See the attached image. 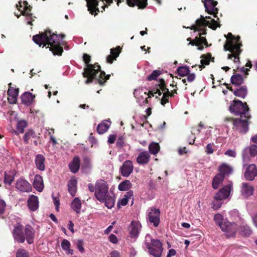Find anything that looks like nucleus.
<instances>
[{
	"label": "nucleus",
	"mask_w": 257,
	"mask_h": 257,
	"mask_svg": "<svg viewBox=\"0 0 257 257\" xmlns=\"http://www.w3.org/2000/svg\"><path fill=\"white\" fill-rule=\"evenodd\" d=\"M88 11L90 14L95 16L97 15L98 12H100L98 8V0H86Z\"/></svg>",
	"instance_id": "obj_22"
},
{
	"label": "nucleus",
	"mask_w": 257,
	"mask_h": 257,
	"mask_svg": "<svg viewBox=\"0 0 257 257\" xmlns=\"http://www.w3.org/2000/svg\"><path fill=\"white\" fill-rule=\"evenodd\" d=\"M243 155L249 154L250 157H254L257 155V145H251L245 148L243 152Z\"/></svg>",
	"instance_id": "obj_37"
},
{
	"label": "nucleus",
	"mask_w": 257,
	"mask_h": 257,
	"mask_svg": "<svg viewBox=\"0 0 257 257\" xmlns=\"http://www.w3.org/2000/svg\"><path fill=\"white\" fill-rule=\"evenodd\" d=\"M28 206L32 211L37 210L39 207V200L37 196L32 195L28 200Z\"/></svg>",
	"instance_id": "obj_25"
},
{
	"label": "nucleus",
	"mask_w": 257,
	"mask_h": 257,
	"mask_svg": "<svg viewBox=\"0 0 257 257\" xmlns=\"http://www.w3.org/2000/svg\"><path fill=\"white\" fill-rule=\"evenodd\" d=\"M238 229H239V233L241 235L248 236L252 233L251 230L249 227L247 225L240 226Z\"/></svg>",
	"instance_id": "obj_48"
},
{
	"label": "nucleus",
	"mask_w": 257,
	"mask_h": 257,
	"mask_svg": "<svg viewBox=\"0 0 257 257\" xmlns=\"http://www.w3.org/2000/svg\"><path fill=\"white\" fill-rule=\"evenodd\" d=\"M12 83H9V88L8 90V99L9 102L11 104L16 103L17 101V97L18 96L19 89L18 88H16L11 86Z\"/></svg>",
	"instance_id": "obj_20"
},
{
	"label": "nucleus",
	"mask_w": 257,
	"mask_h": 257,
	"mask_svg": "<svg viewBox=\"0 0 257 257\" xmlns=\"http://www.w3.org/2000/svg\"><path fill=\"white\" fill-rule=\"evenodd\" d=\"M145 246L148 249L150 254L154 257L161 256V241L158 239H153L150 234L145 237Z\"/></svg>",
	"instance_id": "obj_8"
},
{
	"label": "nucleus",
	"mask_w": 257,
	"mask_h": 257,
	"mask_svg": "<svg viewBox=\"0 0 257 257\" xmlns=\"http://www.w3.org/2000/svg\"><path fill=\"white\" fill-rule=\"evenodd\" d=\"M141 224L140 222L134 220L132 221L128 228L131 237L132 238L137 237L141 230Z\"/></svg>",
	"instance_id": "obj_18"
},
{
	"label": "nucleus",
	"mask_w": 257,
	"mask_h": 257,
	"mask_svg": "<svg viewBox=\"0 0 257 257\" xmlns=\"http://www.w3.org/2000/svg\"><path fill=\"white\" fill-rule=\"evenodd\" d=\"M224 179V176H223L222 174H217L213 178L212 183V186L214 189H216L218 188L219 185L221 184Z\"/></svg>",
	"instance_id": "obj_38"
},
{
	"label": "nucleus",
	"mask_w": 257,
	"mask_h": 257,
	"mask_svg": "<svg viewBox=\"0 0 257 257\" xmlns=\"http://www.w3.org/2000/svg\"><path fill=\"white\" fill-rule=\"evenodd\" d=\"M83 60L86 66L84 68L83 72L82 73L83 77L86 78L85 81V84H88L92 83L98 72H100V74L97 79V82L100 85H104L105 82L109 79L110 75H106L104 71H101V67L98 63L93 64L89 63L91 61V56L90 55L86 53L84 54Z\"/></svg>",
	"instance_id": "obj_3"
},
{
	"label": "nucleus",
	"mask_w": 257,
	"mask_h": 257,
	"mask_svg": "<svg viewBox=\"0 0 257 257\" xmlns=\"http://www.w3.org/2000/svg\"><path fill=\"white\" fill-rule=\"evenodd\" d=\"M116 147L119 148H121L124 146V138L123 137H120L118 138L116 143Z\"/></svg>",
	"instance_id": "obj_56"
},
{
	"label": "nucleus",
	"mask_w": 257,
	"mask_h": 257,
	"mask_svg": "<svg viewBox=\"0 0 257 257\" xmlns=\"http://www.w3.org/2000/svg\"><path fill=\"white\" fill-rule=\"evenodd\" d=\"M82 203L80 199L78 197H75L71 204V208L77 213L79 214L81 212Z\"/></svg>",
	"instance_id": "obj_34"
},
{
	"label": "nucleus",
	"mask_w": 257,
	"mask_h": 257,
	"mask_svg": "<svg viewBox=\"0 0 257 257\" xmlns=\"http://www.w3.org/2000/svg\"><path fill=\"white\" fill-rule=\"evenodd\" d=\"M116 138V135H110L108 138V143L110 144H113Z\"/></svg>",
	"instance_id": "obj_62"
},
{
	"label": "nucleus",
	"mask_w": 257,
	"mask_h": 257,
	"mask_svg": "<svg viewBox=\"0 0 257 257\" xmlns=\"http://www.w3.org/2000/svg\"><path fill=\"white\" fill-rule=\"evenodd\" d=\"M108 238H109V241L112 243H116L118 241L116 236L113 234H111L109 236Z\"/></svg>",
	"instance_id": "obj_64"
},
{
	"label": "nucleus",
	"mask_w": 257,
	"mask_h": 257,
	"mask_svg": "<svg viewBox=\"0 0 257 257\" xmlns=\"http://www.w3.org/2000/svg\"><path fill=\"white\" fill-rule=\"evenodd\" d=\"M65 37L64 34L58 35L53 33L51 30H47L44 32L34 35L33 37V40L39 46L50 45V50L54 55L61 56L63 52V49L61 46L60 39H63Z\"/></svg>",
	"instance_id": "obj_2"
},
{
	"label": "nucleus",
	"mask_w": 257,
	"mask_h": 257,
	"mask_svg": "<svg viewBox=\"0 0 257 257\" xmlns=\"http://www.w3.org/2000/svg\"><path fill=\"white\" fill-rule=\"evenodd\" d=\"M225 155L229 157H235L236 156V152L234 150H228L225 152Z\"/></svg>",
	"instance_id": "obj_63"
},
{
	"label": "nucleus",
	"mask_w": 257,
	"mask_h": 257,
	"mask_svg": "<svg viewBox=\"0 0 257 257\" xmlns=\"http://www.w3.org/2000/svg\"><path fill=\"white\" fill-rule=\"evenodd\" d=\"M232 187L227 185L220 189L215 194L214 199L217 200H222L226 199L229 195Z\"/></svg>",
	"instance_id": "obj_16"
},
{
	"label": "nucleus",
	"mask_w": 257,
	"mask_h": 257,
	"mask_svg": "<svg viewBox=\"0 0 257 257\" xmlns=\"http://www.w3.org/2000/svg\"><path fill=\"white\" fill-rule=\"evenodd\" d=\"M100 202H104L105 206L109 209L112 208L115 203L114 196H110L108 194L106 195L104 200L100 201Z\"/></svg>",
	"instance_id": "obj_40"
},
{
	"label": "nucleus",
	"mask_w": 257,
	"mask_h": 257,
	"mask_svg": "<svg viewBox=\"0 0 257 257\" xmlns=\"http://www.w3.org/2000/svg\"><path fill=\"white\" fill-rule=\"evenodd\" d=\"M120 52L121 48L119 46L115 48L111 49L110 54L106 57V62L108 63H112L113 61L116 60V58L118 57Z\"/></svg>",
	"instance_id": "obj_26"
},
{
	"label": "nucleus",
	"mask_w": 257,
	"mask_h": 257,
	"mask_svg": "<svg viewBox=\"0 0 257 257\" xmlns=\"http://www.w3.org/2000/svg\"><path fill=\"white\" fill-rule=\"evenodd\" d=\"M177 72L179 75L184 77L188 75L190 71L188 66H183L179 67L177 69Z\"/></svg>",
	"instance_id": "obj_46"
},
{
	"label": "nucleus",
	"mask_w": 257,
	"mask_h": 257,
	"mask_svg": "<svg viewBox=\"0 0 257 257\" xmlns=\"http://www.w3.org/2000/svg\"><path fill=\"white\" fill-rule=\"evenodd\" d=\"M231 113L235 115H239L241 118H250L249 108L246 102L243 103L239 100L234 99L229 106Z\"/></svg>",
	"instance_id": "obj_7"
},
{
	"label": "nucleus",
	"mask_w": 257,
	"mask_h": 257,
	"mask_svg": "<svg viewBox=\"0 0 257 257\" xmlns=\"http://www.w3.org/2000/svg\"><path fill=\"white\" fill-rule=\"evenodd\" d=\"M16 257H30L28 251L23 248H19L17 250Z\"/></svg>",
	"instance_id": "obj_51"
},
{
	"label": "nucleus",
	"mask_w": 257,
	"mask_h": 257,
	"mask_svg": "<svg viewBox=\"0 0 257 257\" xmlns=\"http://www.w3.org/2000/svg\"><path fill=\"white\" fill-rule=\"evenodd\" d=\"M240 41V37H234L231 33H229L227 35V40L224 45V49L231 53L228 54V59H231L233 57L234 63L239 62V55L242 52L240 49L242 44Z\"/></svg>",
	"instance_id": "obj_5"
},
{
	"label": "nucleus",
	"mask_w": 257,
	"mask_h": 257,
	"mask_svg": "<svg viewBox=\"0 0 257 257\" xmlns=\"http://www.w3.org/2000/svg\"><path fill=\"white\" fill-rule=\"evenodd\" d=\"M35 95L32 93L27 91L24 93L21 96L22 103L27 105L31 104L34 101Z\"/></svg>",
	"instance_id": "obj_29"
},
{
	"label": "nucleus",
	"mask_w": 257,
	"mask_h": 257,
	"mask_svg": "<svg viewBox=\"0 0 257 257\" xmlns=\"http://www.w3.org/2000/svg\"><path fill=\"white\" fill-rule=\"evenodd\" d=\"M13 236L15 241L23 243L25 240L28 244L33 243L35 236V229L30 225L24 226L20 223H17L12 231Z\"/></svg>",
	"instance_id": "obj_4"
},
{
	"label": "nucleus",
	"mask_w": 257,
	"mask_h": 257,
	"mask_svg": "<svg viewBox=\"0 0 257 257\" xmlns=\"http://www.w3.org/2000/svg\"><path fill=\"white\" fill-rule=\"evenodd\" d=\"M162 105H164L166 103L169 102V99L170 97H173L174 94L171 93L169 89L166 87V82L164 79L162 78Z\"/></svg>",
	"instance_id": "obj_17"
},
{
	"label": "nucleus",
	"mask_w": 257,
	"mask_h": 257,
	"mask_svg": "<svg viewBox=\"0 0 257 257\" xmlns=\"http://www.w3.org/2000/svg\"><path fill=\"white\" fill-rule=\"evenodd\" d=\"M27 122L24 120H21L18 122L17 125V132H16V134L18 133H24V129L27 126Z\"/></svg>",
	"instance_id": "obj_47"
},
{
	"label": "nucleus",
	"mask_w": 257,
	"mask_h": 257,
	"mask_svg": "<svg viewBox=\"0 0 257 257\" xmlns=\"http://www.w3.org/2000/svg\"><path fill=\"white\" fill-rule=\"evenodd\" d=\"M80 165V160L78 156H75L72 162L69 165V168L71 172L73 173H77L79 168Z\"/></svg>",
	"instance_id": "obj_27"
},
{
	"label": "nucleus",
	"mask_w": 257,
	"mask_h": 257,
	"mask_svg": "<svg viewBox=\"0 0 257 257\" xmlns=\"http://www.w3.org/2000/svg\"><path fill=\"white\" fill-rule=\"evenodd\" d=\"M220 228L225 233L226 237L228 238L235 236L238 227L235 222H231L226 220L223 221V222L221 224Z\"/></svg>",
	"instance_id": "obj_10"
},
{
	"label": "nucleus",
	"mask_w": 257,
	"mask_h": 257,
	"mask_svg": "<svg viewBox=\"0 0 257 257\" xmlns=\"http://www.w3.org/2000/svg\"><path fill=\"white\" fill-rule=\"evenodd\" d=\"M132 186L130 180H125L118 185V189L119 191H127L132 187Z\"/></svg>",
	"instance_id": "obj_43"
},
{
	"label": "nucleus",
	"mask_w": 257,
	"mask_h": 257,
	"mask_svg": "<svg viewBox=\"0 0 257 257\" xmlns=\"http://www.w3.org/2000/svg\"><path fill=\"white\" fill-rule=\"evenodd\" d=\"M36 137V134L33 130H29L24 135L23 140L24 143L25 144H28L31 139H35Z\"/></svg>",
	"instance_id": "obj_41"
},
{
	"label": "nucleus",
	"mask_w": 257,
	"mask_h": 257,
	"mask_svg": "<svg viewBox=\"0 0 257 257\" xmlns=\"http://www.w3.org/2000/svg\"><path fill=\"white\" fill-rule=\"evenodd\" d=\"M161 79H160V83L158 84V86L156 89H153L151 90H149L148 93H147V96H148V97H151L152 96H154L155 94L158 93L159 95H161Z\"/></svg>",
	"instance_id": "obj_49"
},
{
	"label": "nucleus",
	"mask_w": 257,
	"mask_h": 257,
	"mask_svg": "<svg viewBox=\"0 0 257 257\" xmlns=\"http://www.w3.org/2000/svg\"><path fill=\"white\" fill-rule=\"evenodd\" d=\"M244 169V177L247 181H251L254 180L257 176V167L254 164H243Z\"/></svg>",
	"instance_id": "obj_11"
},
{
	"label": "nucleus",
	"mask_w": 257,
	"mask_h": 257,
	"mask_svg": "<svg viewBox=\"0 0 257 257\" xmlns=\"http://www.w3.org/2000/svg\"><path fill=\"white\" fill-rule=\"evenodd\" d=\"M200 58H201L200 60L201 65H199V68L201 70L204 68L206 66L208 65L211 61L214 62V58L212 57V55L210 53L203 54L201 56Z\"/></svg>",
	"instance_id": "obj_23"
},
{
	"label": "nucleus",
	"mask_w": 257,
	"mask_h": 257,
	"mask_svg": "<svg viewBox=\"0 0 257 257\" xmlns=\"http://www.w3.org/2000/svg\"><path fill=\"white\" fill-rule=\"evenodd\" d=\"M161 75V71L159 70H154L152 73L147 77L148 81L156 80L158 77Z\"/></svg>",
	"instance_id": "obj_50"
},
{
	"label": "nucleus",
	"mask_w": 257,
	"mask_h": 257,
	"mask_svg": "<svg viewBox=\"0 0 257 257\" xmlns=\"http://www.w3.org/2000/svg\"><path fill=\"white\" fill-rule=\"evenodd\" d=\"M88 188L90 192H94L95 197L99 201L104 200L106 195L108 194V185L103 179L97 180L95 185L88 184Z\"/></svg>",
	"instance_id": "obj_6"
},
{
	"label": "nucleus",
	"mask_w": 257,
	"mask_h": 257,
	"mask_svg": "<svg viewBox=\"0 0 257 257\" xmlns=\"http://www.w3.org/2000/svg\"><path fill=\"white\" fill-rule=\"evenodd\" d=\"M219 174H222L223 176L225 177V175L230 174L233 171V169L228 165L223 163L219 166Z\"/></svg>",
	"instance_id": "obj_35"
},
{
	"label": "nucleus",
	"mask_w": 257,
	"mask_h": 257,
	"mask_svg": "<svg viewBox=\"0 0 257 257\" xmlns=\"http://www.w3.org/2000/svg\"><path fill=\"white\" fill-rule=\"evenodd\" d=\"M33 186L39 192H42L44 189L43 180L40 175H36L35 176L33 182Z\"/></svg>",
	"instance_id": "obj_30"
},
{
	"label": "nucleus",
	"mask_w": 257,
	"mask_h": 257,
	"mask_svg": "<svg viewBox=\"0 0 257 257\" xmlns=\"http://www.w3.org/2000/svg\"><path fill=\"white\" fill-rule=\"evenodd\" d=\"M6 207V203L3 199H0V214L4 213L5 208Z\"/></svg>",
	"instance_id": "obj_60"
},
{
	"label": "nucleus",
	"mask_w": 257,
	"mask_h": 257,
	"mask_svg": "<svg viewBox=\"0 0 257 257\" xmlns=\"http://www.w3.org/2000/svg\"><path fill=\"white\" fill-rule=\"evenodd\" d=\"M160 147L159 143L152 142L149 146V151L150 153L153 155L157 154L160 151Z\"/></svg>",
	"instance_id": "obj_44"
},
{
	"label": "nucleus",
	"mask_w": 257,
	"mask_h": 257,
	"mask_svg": "<svg viewBox=\"0 0 257 257\" xmlns=\"http://www.w3.org/2000/svg\"><path fill=\"white\" fill-rule=\"evenodd\" d=\"M214 220L216 224L220 227L221 224L223 222L222 216L220 214H217L214 215Z\"/></svg>",
	"instance_id": "obj_54"
},
{
	"label": "nucleus",
	"mask_w": 257,
	"mask_h": 257,
	"mask_svg": "<svg viewBox=\"0 0 257 257\" xmlns=\"http://www.w3.org/2000/svg\"><path fill=\"white\" fill-rule=\"evenodd\" d=\"M137 162L140 165L147 164L150 160V155L147 151L141 152L137 158Z\"/></svg>",
	"instance_id": "obj_24"
},
{
	"label": "nucleus",
	"mask_w": 257,
	"mask_h": 257,
	"mask_svg": "<svg viewBox=\"0 0 257 257\" xmlns=\"http://www.w3.org/2000/svg\"><path fill=\"white\" fill-rule=\"evenodd\" d=\"M77 247L78 250L81 252H83L84 251V242L81 239L78 240L77 243Z\"/></svg>",
	"instance_id": "obj_57"
},
{
	"label": "nucleus",
	"mask_w": 257,
	"mask_h": 257,
	"mask_svg": "<svg viewBox=\"0 0 257 257\" xmlns=\"http://www.w3.org/2000/svg\"><path fill=\"white\" fill-rule=\"evenodd\" d=\"M16 188L21 192L29 193L32 191L31 185L25 179L19 178L16 181Z\"/></svg>",
	"instance_id": "obj_13"
},
{
	"label": "nucleus",
	"mask_w": 257,
	"mask_h": 257,
	"mask_svg": "<svg viewBox=\"0 0 257 257\" xmlns=\"http://www.w3.org/2000/svg\"><path fill=\"white\" fill-rule=\"evenodd\" d=\"M68 192L72 196H75L77 191V181L75 179H71L68 182Z\"/></svg>",
	"instance_id": "obj_39"
},
{
	"label": "nucleus",
	"mask_w": 257,
	"mask_h": 257,
	"mask_svg": "<svg viewBox=\"0 0 257 257\" xmlns=\"http://www.w3.org/2000/svg\"><path fill=\"white\" fill-rule=\"evenodd\" d=\"M14 180V176L11 174H8L6 172L5 173V183L11 185Z\"/></svg>",
	"instance_id": "obj_53"
},
{
	"label": "nucleus",
	"mask_w": 257,
	"mask_h": 257,
	"mask_svg": "<svg viewBox=\"0 0 257 257\" xmlns=\"http://www.w3.org/2000/svg\"><path fill=\"white\" fill-rule=\"evenodd\" d=\"M231 82L232 84L240 86L243 82V79L241 75L236 74L231 77Z\"/></svg>",
	"instance_id": "obj_42"
},
{
	"label": "nucleus",
	"mask_w": 257,
	"mask_h": 257,
	"mask_svg": "<svg viewBox=\"0 0 257 257\" xmlns=\"http://www.w3.org/2000/svg\"><path fill=\"white\" fill-rule=\"evenodd\" d=\"M250 118H234L233 117H226L225 121H231L233 124V129L238 131L241 134H245L248 130V120Z\"/></svg>",
	"instance_id": "obj_9"
},
{
	"label": "nucleus",
	"mask_w": 257,
	"mask_h": 257,
	"mask_svg": "<svg viewBox=\"0 0 257 257\" xmlns=\"http://www.w3.org/2000/svg\"><path fill=\"white\" fill-rule=\"evenodd\" d=\"M16 7L17 9L19 10V11L21 12V15L23 16H26V17H31L32 15V14H31L30 12L32 10V7L28 4V5H27L26 7H25L24 8V10L21 11L20 10V8L22 7V1H20L19 2V5L17 4Z\"/></svg>",
	"instance_id": "obj_33"
},
{
	"label": "nucleus",
	"mask_w": 257,
	"mask_h": 257,
	"mask_svg": "<svg viewBox=\"0 0 257 257\" xmlns=\"http://www.w3.org/2000/svg\"><path fill=\"white\" fill-rule=\"evenodd\" d=\"M110 122L105 120L99 123L97 127V132L99 134H103L108 129Z\"/></svg>",
	"instance_id": "obj_36"
},
{
	"label": "nucleus",
	"mask_w": 257,
	"mask_h": 257,
	"mask_svg": "<svg viewBox=\"0 0 257 257\" xmlns=\"http://www.w3.org/2000/svg\"><path fill=\"white\" fill-rule=\"evenodd\" d=\"M214 146V144L212 143L208 144L206 148H205V152L207 154H211L213 153L214 150L213 149V146Z\"/></svg>",
	"instance_id": "obj_58"
},
{
	"label": "nucleus",
	"mask_w": 257,
	"mask_h": 257,
	"mask_svg": "<svg viewBox=\"0 0 257 257\" xmlns=\"http://www.w3.org/2000/svg\"><path fill=\"white\" fill-rule=\"evenodd\" d=\"M159 4L161 3L160 0H156ZM148 0H126V4L130 7L138 6L139 9H143L147 5Z\"/></svg>",
	"instance_id": "obj_21"
},
{
	"label": "nucleus",
	"mask_w": 257,
	"mask_h": 257,
	"mask_svg": "<svg viewBox=\"0 0 257 257\" xmlns=\"http://www.w3.org/2000/svg\"><path fill=\"white\" fill-rule=\"evenodd\" d=\"M92 167L90 159L87 156L83 158V164L82 165V169L87 171L90 170Z\"/></svg>",
	"instance_id": "obj_45"
},
{
	"label": "nucleus",
	"mask_w": 257,
	"mask_h": 257,
	"mask_svg": "<svg viewBox=\"0 0 257 257\" xmlns=\"http://www.w3.org/2000/svg\"><path fill=\"white\" fill-rule=\"evenodd\" d=\"M61 246L63 250H67L70 248V243L68 240L64 239L61 242Z\"/></svg>",
	"instance_id": "obj_55"
},
{
	"label": "nucleus",
	"mask_w": 257,
	"mask_h": 257,
	"mask_svg": "<svg viewBox=\"0 0 257 257\" xmlns=\"http://www.w3.org/2000/svg\"><path fill=\"white\" fill-rule=\"evenodd\" d=\"M254 187L249 183L243 182L240 188V192L242 196L247 198L253 195Z\"/></svg>",
	"instance_id": "obj_19"
},
{
	"label": "nucleus",
	"mask_w": 257,
	"mask_h": 257,
	"mask_svg": "<svg viewBox=\"0 0 257 257\" xmlns=\"http://www.w3.org/2000/svg\"><path fill=\"white\" fill-rule=\"evenodd\" d=\"M105 2V3H104L103 5L101 7V13L104 11L105 8L108 7V6H110L113 3V1L112 0H106Z\"/></svg>",
	"instance_id": "obj_61"
},
{
	"label": "nucleus",
	"mask_w": 257,
	"mask_h": 257,
	"mask_svg": "<svg viewBox=\"0 0 257 257\" xmlns=\"http://www.w3.org/2000/svg\"><path fill=\"white\" fill-rule=\"evenodd\" d=\"M233 94L237 97L244 98L247 94V88L246 86H239L233 91Z\"/></svg>",
	"instance_id": "obj_32"
},
{
	"label": "nucleus",
	"mask_w": 257,
	"mask_h": 257,
	"mask_svg": "<svg viewBox=\"0 0 257 257\" xmlns=\"http://www.w3.org/2000/svg\"><path fill=\"white\" fill-rule=\"evenodd\" d=\"M206 26H208L210 28L215 30L217 27H220V25L209 16L204 17L201 16L200 19L196 21L195 25L187 28L194 30L195 32L198 31L200 32L199 35L196 36L194 39L192 40L190 37L187 39V41H189L188 45L196 46L197 47L198 50H202L204 49L203 45L206 47L208 46L206 38L202 36V35L206 34Z\"/></svg>",
	"instance_id": "obj_1"
},
{
	"label": "nucleus",
	"mask_w": 257,
	"mask_h": 257,
	"mask_svg": "<svg viewBox=\"0 0 257 257\" xmlns=\"http://www.w3.org/2000/svg\"><path fill=\"white\" fill-rule=\"evenodd\" d=\"M128 200L125 197H123L121 200H120L118 203H117V207L119 208L120 207V205L121 206H125L128 203Z\"/></svg>",
	"instance_id": "obj_59"
},
{
	"label": "nucleus",
	"mask_w": 257,
	"mask_h": 257,
	"mask_svg": "<svg viewBox=\"0 0 257 257\" xmlns=\"http://www.w3.org/2000/svg\"><path fill=\"white\" fill-rule=\"evenodd\" d=\"M186 76H187V79H183L182 80L183 83L184 84H185L186 86L187 85V84L186 83V80H187V81L189 82H193L195 80V77H196V75H195V74L194 73H189Z\"/></svg>",
	"instance_id": "obj_52"
},
{
	"label": "nucleus",
	"mask_w": 257,
	"mask_h": 257,
	"mask_svg": "<svg viewBox=\"0 0 257 257\" xmlns=\"http://www.w3.org/2000/svg\"><path fill=\"white\" fill-rule=\"evenodd\" d=\"M45 158L41 154H38L36 156L35 162L37 169L41 171H44L45 169L44 164Z\"/></svg>",
	"instance_id": "obj_31"
},
{
	"label": "nucleus",
	"mask_w": 257,
	"mask_h": 257,
	"mask_svg": "<svg viewBox=\"0 0 257 257\" xmlns=\"http://www.w3.org/2000/svg\"><path fill=\"white\" fill-rule=\"evenodd\" d=\"M160 211L159 209L151 208L148 212V218L154 226L157 227L160 223Z\"/></svg>",
	"instance_id": "obj_15"
},
{
	"label": "nucleus",
	"mask_w": 257,
	"mask_h": 257,
	"mask_svg": "<svg viewBox=\"0 0 257 257\" xmlns=\"http://www.w3.org/2000/svg\"><path fill=\"white\" fill-rule=\"evenodd\" d=\"M202 2L205 8V12L209 14L212 15L214 18H216L217 14L218 13V9L216 7L218 2L212 0H204Z\"/></svg>",
	"instance_id": "obj_12"
},
{
	"label": "nucleus",
	"mask_w": 257,
	"mask_h": 257,
	"mask_svg": "<svg viewBox=\"0 0 257 257\" xmlns=\"http://www.w3.org/2000/svg\"><path fill=\"white\" fill-rule=\"evenodd\" d=\"M134 165L131 160H126L124 162L120 168L121 175L124 177H128L133 172Z\"/></svg>",
	"instance_id": "obj_14"
},
{
	"label": "nucleus",
	"mask_w": 257,
	"mask_h": 257,
	"mask_svg": "<svg viewBox=\"0 0 257 257\" xmlns=\"http://www.w3.org/2000/svg\"><path fill=\"white\" fill-rule=\"evenodd\" d=\"M134 95L137 99V102L141 106H142V101L145 97L147 96V92L144 91L142 88L135 89L134 91Z\"/></svg>",
	"instance_id": "obj_28"
}]
</instances>
